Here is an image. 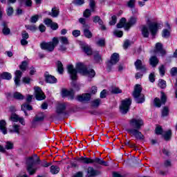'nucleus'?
<instances>
[{
    "instance_id": "1",
    "label": "nucleus",
    "mask_w": 177,
    "mask_h": 177,
    "mask_svg": "<svg viewBox=\"0 0 177 177\" xmlns=\"http://www.w3.org/2000/svg\"><path fill=\"white\" fill-rule=\"evenodd\" d=\"M67 70L68 74L71 75V80L75 81L77 80V73H80V74H82V75H86L87 77H90V78H93L95 75H96V73L95 70L88 68L83 63L79 62L76 64V69L74 68V66L71 64L67 66Z\"/></svg>"
},
{
    "instance_id": "2",
    "label": "nucleus",
    "mask_w": 177,
    "mask_h": 177,
    "mask_svg": "<svg viewBox=\"0 0 177 177\" xmlns=\"http://www.w3.org/2000/svg\"><path fill=\"white\" fill-rule=\"evenodd\" d=\"M129 125L133 129H127V132L134 136L138 140H145V136L139 130L145 125L141 118H132L129 120Z\"/></svg>"
},
{
    "instance_id": "3",
    "label": "nucleus",
    "mask_w": 177,
    "mask_h": 177,
    "mask_svg": "<svg viewBox=\"0 0 177 177\" xmlns=\"http://www.w3.org/2000/svg\"><path fill=\"white\" fill-rule=\"evenodd\" d=\"M36 162H39V158L37 154L26 158V170L29 175H34L37 172L38 167L34 166Z\"/></svg>"
},
{
    "instance_id": "4",
    "label": "nucleus",
    "mask_w": 177,
    "mask_h": 177,
    "mask_svg": "<svg viewBox=\"0 0 177 177\" xmlns=\"http://www.w3.org/2000/svg\"><path fill=\"white\" fill-rule=\"evenodd\" d=\"M149 30L150 31H149ZM158 31V25L156 23L150 24L149 26H143L141 28L142 35V37H144V38H149V36L150 35V32L152 37H153L154 38Z\"/></svg>"
},
{
    "instance_id": "5",
    "label": "nucleus",
    "mask_w": 177,
    "mask_h": 177,
    "mask_svg": "<svg viewBox=\"0 0 177 177\" xmlns=\"http://www.w3.org/2000/svg\"><path fill=\"white\" fill-rule=\"evenodd\" d=\"M77 161L82 164H98L99 165H104V167H109V162L99 158L92 159L91 158H85L82 156L77 159Z\"/></svg>"
},
{
    "instance_id": "6",
    "label": "nucleus",
    "mask_w": 177,
    "mask_h": 177,
    "mask_svg": "<svg viewBox=\"0 0 177 177\" xmlns=\"http://www.w3.org/2000/svg\"><path fill=\"white\" fill-rule=\"evenodd\" d=\"M142 86L140 84H136L134 87V91L133 92V97L136 103H144L145 102V95L142 93Z\"/></svg>"
},
{
    "instance_id": "7",
    "label": "nucleus",
    "mask_w": 177,
    "mask_h": 177,
    "mask_svg": "<svg viewBox=\"0 0 177 177\" xmlns=\"http://www.w3.org/2000/svg\"><path fill=\"white\" fill-rule=\"evenodd\" d=\"M59 45V39L54 37L52 41L50 42H42L40 44V48L43 50H48V52H53L55 47Z\"/></svg>"
},
{
    "instance_id": "8",
    "label": "nucleus",
    "mask_w": 177,
    "mask_h": 177,
    "mask_svg": "<svg viewBox=\"0 0 177 177\" xmlns=\"http://www.w3.org/2000/svg\"><path fill=\"white\" fill-rule=\"evenodd\" d=\"M131 104H132V100L130 98L125 99L122 101V104L120 106V113H122V114H127V113L129 111V107H131Z\"/></svg>"
},
{
    "instance_id": "9",
    "label": "nucleus",
    "mask_w": 177,
    "mask_h": 177,
    "mask_svg": "<svg viewBox=\"0 0 177 177\" xmlns=\"http://www.w3.org/2000/svg\"><path fill=\"white\" fill-rule=\"evenodd\" d=\"M167 103V95L165 93L161 92L160 100L158 97H156L153 100V104L156 107H161V104H165Z\"/></svg>"
},
{
    "instance_id": "10",
    "label": "nucleus",
    "mask_w": 177,
    "mask_h": 177,
    "mask_svg": "<svg viewBox=\"0 0 177 177\" xmlns=\"http://www.w3.org/2000/svg\"><path fill=\"white\" fill-rule=\"evenodd\" d=\"M118 62H120V55L117 53H114L111 57L110 61L108 62V70H111L112 66H114Z\"/></svg>"
},
{
    "instance_id": "11",
    "label": "nucleus",
    "mask_w": 177,
    "mask_h": 177,
    "mask_svg": "<svg viewBox=\"0 0 177 177\" xmlns=\"http://www.w3.org/2000/svg\"><path fill=\"white\" fill-rule=\"evenodd\" d=\"M10 121L12 122H20L21 125H26V121L24 120V118L19 116V115L16 113H12L10 118Z\"/></svg>"
},
{
    "instance_id": "12",
    "label": "nucleus",
    "mask_w": 177,
    "mask_h": 177,
    "mask_svg": "<svg viewBox=\"0 0 177 177\" xmlns=\"http://www.w3.org/2000/svg\"><path fill=\"white\" fill-rule=\"evenodd\" d=\"M35 95L37 100H44L46 97L42 89L38 86L35 87Z\"/></svg>"
},
{
    "instance_id": "13",
    "label": "nucleus",
    "mask_w": 177,
    "mask_h": 177,
    "mask_svg": "<svg viewBox=\"0 0 177 177\" xmlns=\"http://www.w3.org/2000/svg\"><path fill=\"white\" fill-rule=\"evenodd\" d=\"M135 67L136 70H141L142 73H146L147 71V68H146V65L143 64L142 60L137 59L134 63Z\"/></svg>"
},
{
    "instance_id": "14",
    "label": "nucleus",
    "mask_w": 177,
    "mask_h": 177,
    "mask_svg": "<svg viewBox=\"0 0 177 177\" xmlns=\"http://www.w3.org/2000/svg\"><path fill=\"white\" fill-rule=\"evenodd\" d=\"M154 53H160L162 56H165L167 52L162 48V44L158 42L156 44Z\"/></svg>"
},
{
    "instance_id": "15",
    "label": "nucleus",
    "mask_w": 177,
    "mask_h": 177,
    "mask_svg": "<svg viewBox=\"0 0 177 177\" xmlns=\"http://www.w3.org/2000/svg\"><path fill=\"white\" fill-rule=\"evenodd\" d=\"M66 109H67V103L63 102L58 104L56 108L57 114H64Z\"/></svg>"
},
{
    "instance_id": "16",
    "label": "nucleus",
    "mask_w": 177,
    "mask_h": 177,
    "mask_svg": "<svg viewBox=\"0 0 177 177\" xmlns=\"http://www.w3.org/2000/svg\"><path fill=\"white\" fill-rule=\"evenodd\" d=\"M66 96L68 97V99L70 100H73L74 99V90L63 89L62 90V97H66Z\"/></svg>"
},
{
    "instance_id": "17",
    "label": "nucleus",
    "mask_w": 177,
    "mask_h": 177,
    "mask_svg": "<svg viewBox=\"0 0 177 177\" xmlns=\"http://www.w3.org/2000/svg\"><path fill=\"white\" fill-rule=\"evenodd\" d=\"M137 21H138V17H130L129 21L124 26V30H129V28L135 26Z\"/></svg>"
},
{
    "instance_id": "18",
    "label": "nucleus",
    "mask_w": 177,
    "mask_h": 177,
    "mask_svg": "<svg viewBox=\"0 0 177 177\" xmlns=\"http://www.w3.org/2000/svg\"><path fill=\"white\" fill-rule=\"evenodd\" d=\"M87 175L88 177H95L97 176V175H100V172L93 169V167H89L87 169Z\"/></svg>"
},
{
    "instance_id": "19",
    "label": "nucleus",
    "mask_w": 177,
    "mask_h": 177,
    "mask_svg": "<svg viewBox=\"0 0 177 177\" xmlns=\"http://www.w3.org/2000/svg\"><path fill=\"white\" fill-rule=\"evenodd\" d=\"M77 100H78V102H88L91 100V94L85 93L82 95H77Z\"/></svg>"
},
{
    "instance_id": "20",
    "label": "nucleus",
    "mask_w": 177,
    "mask_h": 177,
    "mask_svg": "<svg viewBox=\"0 0 177 177\" xmlns=\"http://www.w3.org/2000/svg\"><path fill=\"white\" fill-rule=\"evenodd\" d=\"M44 118L45 117H44V115L39 116L36 115L32 121V128H35V127H37V123L44 121Z\"/></svg>"
},
{
    "instance_id": "21",
    "label": "nucleus",
    "mask_w": 177,
    "mask_h": 177,
    "mask_svg": "<svg viewBox=\"0 0 177 177\" xmlns=\"http://www.w3.org/2000/svg\"><path fill=\"white\" fill-rule=\"evenodd\" d=\"M23 72H21V71H15V83L17 86H19V85H20V79L21 78Z\"/></svg>"
},
{
    "instance_id": "22",
    "label": "nucleus",
    "mask_w": 177,
    "mask_h": 177,
    "mask_svg": "<svg viewBox=\"0 0 177 177\" xmlns=\"http://www.w3.org/2000/svg\"><path fill=\"white\" fill-rule=\"evenodd\" d=\"M46 13H48V16H51V17H57L59 16L60 11L56 7L52 8L51 12L46 11Z\"/></svg>"
},
{
    "instance_id": "23",
    "label": "nucleus",
    "mask_w": 177,
    "mask_h": 177,
    "mask_svg": "<svg viewBox=\"0 0 177 177\" xmlns=\"http://www.w3.org/2000/svg\"><path fill=\"white\" fill-rule=\"evenodd\" d=\"M0 131L3 135L8 133V129H6V121L5 120H0Z\"/></svg>"
},
{
    "instance_id": "24",
    "label": "nucleus",
    "mask_w": 177,
    "mask_h": 177,
    "mask_svg": "<svg viewBox=\"0 0 177 177\" xmlns=\"http://www.w3.org/2000/svg\"><path fill=\"white\" fill-rule=\"evenodd\" d=\"M46 82H48V84H56L57 79L53 75H46Z\"/></svg>"
},
{
    "instance_id": "25",
    "label": "nucleus",
    "mask_w": 177,
    "mask_h": 177,
    "mask_svg": "<svg viewBox=\"0 0 177 177\" xmlns=\"http://www.w3.org/2000/svg\"><path fill=\"white\" fill-rule=\"evenodd\" d=\"M158 58L156 56H152L149 58V64L152 67H157V64H158Z\"/></svg>"
},
{
    "instance_id": "26",
    "label": "nucleus",
    "mask_w": 177,
    "mask_h": 177,
    "mask_svg": "<svg viewBox=\"0 0 177 177\" xmlns=\"http://www.w3.org/2000/svg\"><path fill=\"white\" fill-rule=\"evenodd\" d=\"M3 27L2 32L4 35H9L10 34V29L8 28V25H6V22L3 21L1 24Z\"/></svg>"
},
{
    "instance_id": "27",
    "label": "nucleus",
    "mask_w": 177,
    "mask_h": 177,
    "mask_svg": "<svg viewBox=\"0 0 177 177\" xmlns=\"http://www.w3.org/2000/svg\"><path fill=\"white\" fill-rule=\"evenodd\" d=\"M56 66L57 73H59V74H63V73L64 72V68H63V63H62L60 61H57L56 62Z\"/></svg>"
},
{
    "instance_id": "28",
    "label": "nucleus",
    "mask_w": 177,
    "mask_h": 177,
    "mask_svg": "<svg viewBox=\"0 0 177 177\" xmlns=\"http://www.w3.org/2000/svg\"><path fill=\"white\" fill-rule=\"evenodd\" d=\"M20 6H28V8L32 6V1L31 0H19Z\"/></svg>"
},
{
    "instance_id": "29",
    "label": "nucleus",
    "mask_w": 177,
    "mask_h": 177,
    "mask_svg": "<svg viewBox=\"0 0 177 177\" xmlns=\"http://www.w3.org/2000/svg\"><path fill=\"white\" fill-rule=\"evenodd\" d=\"M82 48L84 52L86 53L88 56H90L91 55H93V52L92 51V48H91V46L86 45V46H83Z\"/></svg>"
},
{
    "instance_id": "30",
    "label": "nucleus",
    "mask_w": 177,
    "mask_h": 177,
    "mask_svg": "<svg viewBox=\"0 0 177 177\" xmlns=\"http://www.w3.org/2000/svg\"><path fill=\"white\" fill-rule=\"evenodd\" d=\"M9 131L11 133H17L19 135V133H20V125L14 124L12 125V129H10Z\"/></svg>"
},
{
    "instance_id": "31",
    "label": "nucleus",
    "mask_w": 177,
    "mask_h": 177,
    "mask_svg": "<svg viewBox=\"0 0 177 177\" xmlns=\"http://www.w3.org/2000/svg\"><path fill=\"white\" fill-rule=\"evenodd\" d=\"M125 24H127V19L125 17H122L119 23L116 25L117 28H125Z\"/></svg>"
},
{
    "instance_id": "32",
    "label": "nucleus",
    "mask_w": 177,
    "mask_h": 177,
    "mask_svg": "<svg viewBox=\"0 0 177 177\" xmlns=\"http://www.w3.org/2000/svg\"><path fill=\"white\" fill-rule=\"evenodd\" d=\"M0 77L2 80H7L8 81L12 80V74L8 72H3L0 75Z\"/></svg>"
},
{
    "instance_id": "33",
    "label": "nucleus",
    "mask_w": 177,
    "mask_h": 177,
    "mask_svg": "<svg viewBox=\"0 0 177 177\" xmlns=\"http://www.w3.org/2000/svg\"><path fill=\"white\" fill-rule=\"evenodd\" d=\"M84 35L86 37V38H92L93 35L92 34V32L89 30V28H84L83 30Z\"/></svg>"
},
{
    "instance_id": "34",
    "label": "nucleus",
    "mask_w": 177,
    "mask_h": 177,
    "mask_svg": "<svg viewBox=\"0 0 177 177\" xmlns=\"http://www.w3.org/2000/svg\"><path fill=\"white\" fill-rule=\"evenodd\" d=\"M92 12H93L92 10H90L89 8L86 9L83 12V17H84L85 19H89V17L92 16Z\"/></svg>"
},
{
    "instance_id": "35",
    "label": "nucleus",
    "mask_w": 177,
    "mask_h": 177,
    "mask_svg": "<svg viewBox=\"0 0 177 177\" xmlns=\"http://www.w3.org/2000/svg\"><path fill=\"white\" fill-rule=\"evenodd\" d=\"M93 55L94 59L97 62V63H100V62H102V56H100V55H99V51H94L93 53Z\"/></svg>"
},
{
    "instance_id": "36",
    "label": "nucleus",
    "mask_w": 177,
    "mask_h": 177,
    "mask_svg": "<svg viewBox=\"0 0 177 177\" xmlns=\"http://www.w3.org/2000/svg\"><path fill=\"white\" fill-rule=\"evenodd\" d=\"M79 23H80V24H82L83 28H89V25H88V24H86V19L82 18V17L80 18Z\"/></svg>"
},
{
    "instance_id": "37",
    "label": "nucleus",
    "mask_w": 177,
    "mask_h": 177,
    "mask_svg": "<svg viewBox=\"0 0 177 177\" xmlns=\"http://www.w3.org/2000/svg\"><path fill=\"white\" fill-rule=\"evenodd\" d=\"M60 171V168L57 166L53 165L50 167V172L53 175H56V174H59Z\"/></svg>"
},
{
    "instance_id": "38",
    "label": "nucleus",
    "mask_w": 177,
    "mask_h": 177,
    "mask_svg": "<svg viewBox=\"0 0 177 177\" xmlns=\"http://www.w3.org/2000/svg\"><path fill=\"white\" fill-rule=\"evenodd\" d=\"M13 97L17 100H23L24 99V95H22V94L19 92H15L13 94Z\"/></svg>"
},
{
    "instance_id": "39",
    "label": "nucleus",
    "mask_w": 177,
    "mask_h": 177,
    "mask_svg": "<svg viewBox=\"0 0 177 177\" xmlns=\"http://www.w3.org/2000/svg\"><path fill=\"white\" fill-rule=\"evenodd\" d=\"M93 23H98L100 26H102L103 24V20L100 19V17L96 15L93 17Z\"/></svg>"
},
{
    "instance_id": "40",
    "label": "nucleus",
    "mask_w": 177,
    "mask_h": 177,
    "mask_svg": "<svg viewBox=\"0 0 177 177\" xmlns=\"http://www.w3.org/2000/svg\"><path fill=\"white\" fill-rule=\"evenodd\" d=\"M59 40L62 45H68L69 44L68 39L66 37H63V36L59 37Z\"/></svg>"
},
{
    "instance_id": "41",
    "label": "nucleus",
    "mask_w": 177,
    "mask_h": 177,
    "mask_svg": "<svg viewBox=\"0 0 177 177\" xmlns=\"http://www.w3.org/2000/svg\"><path fill=\"white\" fill-rule=\"evenodd\" d=\"M171 136H172V131H171V130L165 131L163 134V137L165 140H169V139H171Z\"/></svg>"
},
{
    "instance_id": "42",
    "label": "nucleus",
    "mask_w": 177,
    "mask_h": 177,
    "mask_svg": "<svg viewBox=\"0 0 177 177\" xmlns=\"http://www.w3.org/2000/svg\"><path fill=\"white\" fill-rule=\"evenodd\" d=\"M102 100H100V99H96L94 100L91 102V106L92 107H95L97 108L99 106H100V103H101Z\"/></svg>"
},
{
    "instance_id": "43",
    "label": "nucleus",
    "mask_w": 177,
    "mask_h": 177,
    "mask_svg": "<svg viewBox=\"0 0 177 177\" xmlns=\"http://www.w3.org/2000/svg\"><path fill=\"white\" fill-rule=\"evenodd\" d=\"M158 86L161 88V89H165V88H167V82L162 79L159 80Z\"/></svg>"
},
{
    "instance_id": "44",
    "label": "nucleus",
    "mask_w": 177,
    "mask_h": 177,
    "mask_svg": "<svg viewBox=\"0 0 177 177\" xmlns=\"http://www.w3.org/2000/svg\"><path fill=\"white\" fill-rule=\"evenodd\" d=\"M136 5V0H129L127 3V8H129L130 9L135 8Z\"/></svg>"
},
{
    "instance_id": "45",
    "label": "nucleus",
    "mask_w": 177,
    "mask_h": 177,
    "mask_svg": "<svg viewBox=\"0 0 177 177\" xmlns=\"http://www.w3.org/2000/svg\"><path fill=\"white\" fill-rule=\"evenodd\" d=\"M21 109L22 111L28 110L29 111L32 110V106L28 104H24L21 105Z\"/></svg>"
},
{
    "instance_id": "46",
    "label": "nucleus",
    "mask_w": 177,
    "mask_h": 177,
    "mask_svg": "<svg viewBox=\"0 0 177 177\" xmlns=\"http://www.w3.org/2000/svg\"><path fill=\"white\" fill-rule=\"evenodd\" d=\"M89 8L90 10H92V12H95V9H96V2H95V0L90 1Z\"/></svg>"
},
{
    "instance_id": "47",
    "label": "nucleus",
    "mask_w": 177,
    "mask_h": 177,
    "mask_svg": "<svg viewBox=\"0 0 177 177\" xmlns=\"http://www.w3.org/2000/svg\"><path fill=\"white\" fill-rule=\"evenodd\" d=\"M27 66H28V64L26 61H23L21 64L19 65V68L21 71H26L27 70Z\"/></svg>"
},
{
    "instance_id": "48",
    "label": "nucleus",
    "mask_w": 177,
    "mask_h": 177,
    "mask_svg": "<svg viewBox=\"0 0 177 177\" xmlns=\"http://www.w3.org/2000/svg\"><path fill=\"white\" fill-rule=\"evenodd\" d=\"M39 20V15H35L34 16H32L30 19V22L32 24L37 23Z\"/></svg>"
},
{
    "instance_id": "49",
    "label": "nucleus",
    "mask_w": 177,
    "mask_h": 177,
    "mask_svg": "<svg viewBox=\"0 0 177 177\" xmlns=\"http://www.w3.org/2000/svg\"><path fill=\"white\" fill-rule=\"evenodd\" d=\"M96 44H97L98 46H101V47L105 46H106V39H100L96 42Z\"/></svg>"
},
{
    "instance_id": "50",
    "label": "nucleus",
    "mask_w": 177,
    "mask_h": 177,
    "mask_svg": "<svg viewBox=\"0 0 177 177\" xmlns=\"http://www.w3.org/2000/svg\"><path fill=\"white\" fill-rule=\"evenodd\" d=\"M171 35V32L168 29H164L162 30V37L163 38H168Z\"/></svg>"
},
{
    "instance_id": "51",
    "label": "nucleus",
    "mask_w": 177,
    "mask_h": 177,
    "mask_svg": "<svg viewBox=\"0 0 177 177\" xmlns=\"http://www.w3.org/2000/svg\"><path fill=\"white\" fill-rule=\"evenodd\" d=\"M169 114V109L168 107L165 106L162 110V117H167Z\"/></svg>"
},
{
    "instance_id": "52",
    "label": "nucleus",
    "mask_w": 177,
    "mask_h": 177,
    "mask_svg": "<svg viewBox=\"0 0 177 177\" xmlns=\"http://www.w3.org/2000/svg\"><path fill=\"white\" fill-rule=\"evenodd\" d=\"M26 30H29L30 31H37V26L35 25H26L25 26Z\"/></svg>"
},
{
    "instance_id": "53",
    "label": "nucleus",
    "mask_w": 177,
    "mask_h": 177,
    "mask_svg": "<svg viewBox=\"0 0 177 177\" xmlns=\"http://www.w3.org/2000/svg\"><path fill=\"white\" fill-rule=\"evenodd\" d=\"M159 73L162 77L165 75V66L164 65H162L159 67Z\"/></svg>"
},
{
    "instance_id": "54",
    "label": "nucleus",
    "mask_w": 177,
    "mask_h": 177,
    "mask_svg": "<svg viewBox=\"0 0 177 177\" xmlns=\"http://www.w3.org/2000/svg\"><path fill=\"white\" fill-rule=\"evenodd\" d=\"M5 147L7 150H12V149H13V143H12L10 141H8L6 142Z\"/></svg>"
},
{
    "instance_id": "55",
    "label": "nucleus",
    "mask_w": 177,
    "mask_h": 177,
    "mask_svg": "<svg viewBox=\"0 0 177 177\" xmlns=\"http://www.w3.org/2000/svg\"><path fill=\"white\" fill-rule=\"evenodd\" d=\"M73 3H74V5L81 6V5H84V3H85V0H73Z\"/></svg>"
},
{
    "instance_id": "56",
    "label": "nucleus",
    "mask_w": 177,
    "mask_h": 177,
    "mask_svg": "<svg viewBox=\"0 0 177 177\" xmlns=\"http://www.w3.org/2000/svg\"><path fill=\"white\" fill-rule=\"evenodd\" d=\"M21 37H22V39H28V38L30 37V35H28V32H27V31L23 30L21 32Z\"/></svg>"
},
{
    "instance_id": "57",
    "label": "nucleus",
    "mask_w": 177,
    "mask_h": 177,
    "mask_svg": "<svg viewBox=\"0 0 177 177\" xmlns=\"http://www.w3.org/2000/svg\"><path fill=\"white\" fill-rule=\"evenodd\" d=\"M111 19H112L111 21H109V25L110 26L115 25V23H117V16L113 15L112 16Z\"/></svg>"
},
{
    "instance_id": "58",
    "label": "nucleus",
    "mask_w": 177,
    "mask_h": 177,
    "mask_svg": "<svg viewBox=\"0 0 177 177\" xmlns=\"http://www.w3.org/2000/svg\"><path fill=\"white\" fill-rule=\"evenodd\" d=\"M122 93V91L118 87H115L111 90V93L117 94V93Z\"/></svg>"
},
{
    "instance_id": "59",
    "label": "nucleus",
    "mask_w": 177,
    "mask_h": 177,
    "mask_svg": "<svg viewBox=\"0 0 177 177\" xmlns=\"http://www.w3.org/2000/svg\"><path fill=\"white\" fill-rule=\"evenodd\" d=\"M170 74H171V77H175V75H176V74H177V67H173L170 70Z\"/></svg>"
},
{
    "instance_id": "60",
    "label": "nucleus",
    "mask_w": 177,
    "mask_h": 177,
    "mask_svg": "<svg viewBox=\"0 0 177 177\" xmlns=\"http://www.w3.org/2000/svg\"><path fill=\"white\" fill-rule=\"evenodd\" d=\"M131 44H132V42H131L129 39L126 40L123 44L124 49H128V47L131 46Z\"/></svg>"
},
{
    "instance_id": "61",
    "label": "nucleus",
    "mask_w": 177,
    "mask_h": 177,
    "mask_svg": "<svg viewBox=\"0 0 177 177\" xmlns=\"http://www.w3.org/2000/svg\"><path fill=\"white\" fill-rule=\"evenodd\" d=\"M113 34H114V35H116L119 38H121V37H122V35H124V32H122V31H121V30H115L113 32Z\"/></svg>"
},
{
    "instance_id": "62",
    "label": "nucleus",
    "mask_w": 177,
    "mask_h": 177,
    "mask_svg": "<svg viewBox=\"0 0 177 177\" xmlns=\"http://www.w3.org/2000/svg\"><path fill=\"white\" fill-rule=\"evenodd\" d=\"M51 30H53L54 31L57 30L59 28V25L56 22H53L51 25H50Z\"/></svg>"
},
{
    "instance_id": "63",
    "label": "nucleus",
    "mask_w": 177,
    "mask_h": 177,
    "mask_svg": "<svg viewBox=\"0 0 177 177\" xmlns=\"http://www.w3.org/2000/svg\"><path fill=\"white\" fill-rule=\"evenodd\" d=\"M72 35H73V37L77 38V37H80L81 35V31H80L79 30H75L72 32Z\"/></svg>"
},
{
    "instance_id": "64",
    "label": "nucleus",
    "mask_w": 177,
    "mask_h": 177,
    "mask_svg": "<svg viewBox=\"0 0 177 177\" xmlns=\"http://www.w3.org/2000/svg\"><path fill=\"white\" fill-rule=\"evenodd\" d=\"M156 135H162V128L161 127H158L156 129Z\"/></svg>"
}]
</instances>
